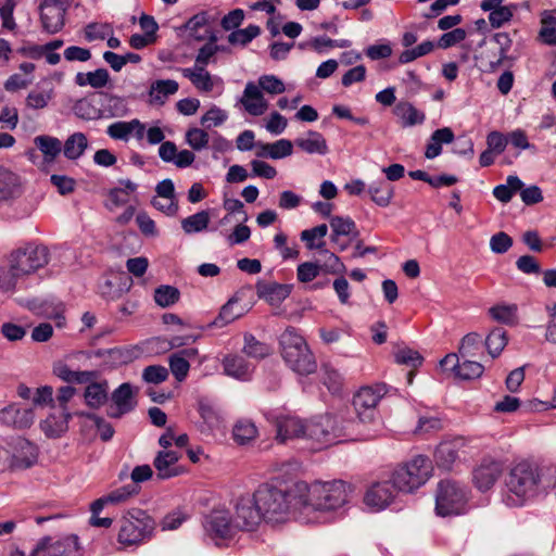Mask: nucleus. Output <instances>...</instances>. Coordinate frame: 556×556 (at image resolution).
Masks as SVG:
<instances>
[{
    "mask_svg": "<svg viewBox=\"0 0 556 556\" xmlns=\"http://www.w3.org/2000/svg\"><path fill=\"white\" fill-rule=\"evenodd\" d=\"M490 317L496 323L507 326L518 324V306L517 304L498 303L489 308Z\"/></svg>",
    "mask_w": 556,
    "mask_h": 556,
    "instance_id": "36",
    "label": "nucleus"
},
{
    "mask_svg": "<svg viewBox=\"0 0 556 556\" xmlns=\"http://www.w3.org/2000/svg\"><path fill=\"white\" fill-rule=\"evenodd\" d=\"M293 289L292 285L278 282L258 281L256 283V293L260 299H264L271 305H278L286 300Z\"/></svg>",
    "mask_w": 556,
    "mask_h": 556,
    "instance_id": "23",
    "label": "nucleus"
},
{
    "mask_svg": "<svg viewBox=\"0 0 556 556\" xmlns=\"http://www.w3.org/2000/svg\"><path fill=\"white\" fill-rule=\"evenodd\" d=\"M328 233V226L326 224L318 225L311 229H305L301 232L300 238L308 250H323L325 248L324 238Z\"/></svg>",
    "mask_w": 556,
    "mask_h": 556,
    "instance_id": "42",
    "label": "nucleus"
},
{
    "mask_svg": "<svg viewBox=\"0 0 556 556\" xmlns=\"http://www.w3.org/2000/svg\"><path fill=\"white\" fill-rule=\"evenodd\" d=\"M75 115L85 121H96L103 117V112L92 100L87 98L79 99L73 106Z\"/></svg>",
    "mask_w": 556,
    "mask_h": 556,
    "instance_id": "46",
    "label": "nucleus"
},
{
    "mask_svg": "<svg viewBox=\"0 0 556 556\" xmlns=\"http://www.w3.org/2000/svg\"><path fill=\"white\" fill-rule=\"evenodd\" d=\"M257 434L256 426L250 420H239L236 422L232 429L233 440L238 444H247L248 442L254 440Z\"/></svg>",
    "mask_w": 556,
    "mask_h": 556,
    "instance_id": "47",
    "label": "nucleus"
},
{
    "mask_svg": "<svg viewBox=\"0 0 556 556\" xmlns=\"http://www.w3.org/2000/svg\"><path fill=\"white\" fill-rule=\"evenodd\" d=\"M88 143V138L84 132H74L65 140L63 153L68 160H77L85 153Z\"/></svg>",
    "mask_w": 556,
    "mask_h": 556,
    "instance_id": "39",
    "label": "nucleus"
},
{
    "mask_svg": "<svg viewBox=\"0 0 556 556\" xmlns=\"http://www.w3.org/2000/svg\"><path fill=\"white\" fill-rule=\"evenodd\" d=\"M397 364L406 365L416 368L422 364V356L419 352L412 349H400L394 354Z\"/></svg>",
    "mask_w": 556,
    "mask_h": 556,
    "instance_id": "63",
    "label": "nucleus"
},
{
    "mask_svg": "<svg viewBox=\"0 0 556 556\" xmlns=\"http://www.w3.org/2000/svg\"><path fill=\"white\" fill-rule=\"evenodd\" d=\"M330 227L332 229L331 241L337 242L339 236H349L354 233V237L358 236V231H354L356 226L351 218H343L340 216H333L330 218Z\"/></svg>",
    "mask_w": 556,
    "mask_h": 556,
    "instance_id": "49",
    "label": "nucleus"
},
{
    "mask_svg": "<svg viewBox=\"0 0 556 556\" xmlns=\"http://www.w3.org/2000/svg\"><path fill=\"white\" fill-rule=\"evenodd\" d=\"M517 9L516 4L504 5L497 10H493L489 14V22L493 28H500L505 23L509 22L514 16V12Z\"/></svg>",
    "mask_w": 556,
    "mask_h": 556,
    "instance_id": "61",
    "label": "nucleus"
},
{
    "mask_svg": "<svg viewBox=\"0 0 556 556\" xmlns=\"http://www.w3.org/2000/svg\"><path fill=\"white\" fill-rule=\"evenodd\" d=\"M66 0H42L39 5L40 22L45 31L55 34L65 23Z\"/></svg>",
    "mask_w": 556,
    "mask_h": 556,
    "instance_id": "14",
    "label": "nucleus"
},
{
    "mask_svg": "<svg viewBox=\"0 0 556 556\" xmlns=\"http://www.w3.org/2000/svg\"><path fill=\"white\" fill-rule=\"evenodd\" d=\"M112 404L106 410L111 418H121L137 406L132 387L128 382L122 383L111 395Z\"/></svg>",
    "mask_w": 556,
    "mask_h": 556,
    "instance_id": "16",
    "label": "nucleus"
},
{
    "mask_svg": "<svg viewBox=\"0 0 556 556\" xmlns=\"http://www.w3.org/2000/svg\"><path fill=\"white\" fill-rule=\"evenodd\" d=\"M507 332L500 327L494 328L486 336L484 345L492 358L497 357L507 345Z\"/></svg>",
    "mask_w": 556,
    "mask_h": 556,
    "instance_id": "44",
    "label": "nucleus"
},
{
    "mask_svg": "<svg viewBox=\"0 0 556 556\" xmlns=\"http://www.w3.org/2000/svg\"><path fill=\"white\" fill-rule=\"evenodd\" d=\"M503 473L501 462L485 457L472 471V481L482 492L490 490Z\"/></svg>",
    "mask_w": 556,
    "mask_h": 556,
    "instance_id": "15",
    "label": "nucleus"
},
{
    "mask_svg": "<svg viewBox=\"0 0 556 556\" xmlns=\"http://www.w3.org/2000/svg\"><path fill=\"white\" fill-rule=\"evenodd\" d=\"M181 74L184 77L188 78L198 90L203 92L213 90L214 83L212 76L203 66L182 68Z\"/></svg>",
    "mask_w": 556,
    "mask_h": 556,
    "instance_id": "35",
    "label": "nucleus"
},
{
    "mask_svg": "<svg viewBox=\"0 0 556 556\" xmlns=\"http://www.w3.org/2000/svg\"><path fill=\"white\" fill-rule=\"evenodd\" d=\"M243 353L252 358L261 359L270 354V349L267 344L258 341L252 334L244 336Z\"/></svg>",
    "mask_w": 556,
    "mask_h": 556,
    "instance_id": "50",
    "label": "nucleus"
},
{
    "mask_svg": "<svg viewBox=\"0 0 556 556\" xmlns=\"http://www.w3.org/2000/svg\"><path fill=\"white\" fill-rule=\"evenodd\" d=\"M280 353L286 364L296 374L315 372L317 363L305 340L294 328H287L280 336Z\"/></svg>",
    "mask_w": 556,
    "mask_h": 556,
    "instance_id": "4",
    "label": "nucleus"
},
{
    "mask_svg": "<svg viewBox=\"0 0 556 556\" xmlns=\"http://www.w3.org/2000/svg\"><path fill=\"white\" fill-rule=\"evenodd\" d=\"M215 20V16L203 11L189 18L185 28L189 36L198 41L210 39L212 36H216L213 31Z\"/></svg>",
    "mask_w": 556,
    "mask_h": 556,
    "instance_id": "21",
    "label": "nucleus"
},
{
    "mask_svg": "<svg viewBox=\"0 0 556 556\" xmlns=\"http://www.w3.org/2000/svg\"><path fill=\"white\" fill-rule=\"evenodd\" d=\"M113 34V28L106 23H89L85 27V38L88 41L103 40Z\"/></svg>",
    "mask_w": 556,
    "mask_h": 556,
    "instance_id": "60",
    "label": "nucleus"
},
{
    "mask_svg": "<svg viewBox=\"0 0 556 556\" xmlns=\"http://www.w3.org/2000/svg\"><path fill=\"white\" fill-rule=\"evenodd\" d=\"M34 143L43 154L45 163H52L62 151V142L48 135L37 136Z\"/></svg>",
    "mask_w": 556,
    "mask_h": 556,
    "instance_id": "38",
    "label": "nucleus"
},
{
    "mask_svg": "<svg viewBox=\"0 0 556 556\" xmlns=\"http://www.w3.org/2000/svg\"><path fill=\"white\" fill-rule=\"evenodd\" d=\"M203 528L206 535L212 540H225L233 536L237 532L229 511L224 509H215L205 516Z\"/></svg>",
    "mask_w": 556,
    "mask_h": 556,
    "instance_id": "13",
    "label": "nucleus"
},
{
    "mask_svg": "<svg viewBox=\"0 0 556 556\" xmlns=\"http://www.w3.org/2000/svg\"><path fill=\"white\" fill-rule=\"evenodd\" d=\"M319 251L324 254V261L321 264H319L321 271L338 275L343 274L346 270L344 264L334 253L329 252L325 248Z\"/></svg>",
    "mask_w": 556,
    "mask_h": 556,
    "instance_id": "55",
    "label": "nucleus"
},
{
    "mask_svg": "<svg viewBox=\"0 0 556 556\" xmlns=\"http://www.w3.org/2000/svg\"><path fill=\"white\" fill-rule=\"evenodd\" d=\"M186 142L195 151L205 149L210 141L208 134L201 128L192 127L186 132Z\"/></svg>",
    "mask_w": 556,
    "mask_h": 556,
    "instance_id": "58",
    "label": "nucleus"
},
{
    "mask_svg": "<svg viewBox=\"0 0 556 556\" xmlns=\"http://www.w3.org/2000/svg\"><path fill=\"white\" fill-rule=\"evenodd\" d=\"M169 368L176 380L181 382L188 376L190 364L184 356L175 353L169 357Z\"/></svg>",
    "mask_w": 556,
    "mask_h": 556,
    "instance_id": "62",
    "label": "nucleus"
},
{
    "mask_svg": "<svg viewBox=\"0 0 556 556\" xmlns=\"http://www.w3.org/2000/svg\"><path fill=\"white\" fill-rule=\"evenodd\" d=\"M180 457L181 455L176 451H160L153 460L157 478L165 480L180 476L184 472V469L177 466Z\"/></svg>",
    "mask_w": 556,
    "mask_h": 556,
    "instance_id": "19",
    "label": "nucleus"
},
{
    "mask_svg": "<svg viewBox=\"0 0 556 556\" xmlns=\"http://www.w3.org/2000/svg\"><path fill=\"white\" fill-rule=\"evenodd\" d=\"M276 428L277 440L280 443L295 438H304L305 425L298 417L281 416L277 418Z\"/></svg>",
    "mask_w": 556,
    "mask_h": 556,
    "instance_id": "24",
    "label": "nucleus"
},
{
    "mask_svg": "<svg viewBox=\"0 0 556 556\" xmlns=\"http://www.w3.org/2000/svg\"><path fill=\"white\" fill-rule=\"evenodd\" d=\"M238 301L230 299L222 306L217 317L207 325L208 329L223 328L243 315L242 309H237Z\"/></svg>",
    "mask_w": 556,
    "mask_h": 556,
    "instance_id": "40",
    "label": "nucleus"
},
{
    "mask_svg": "<svg viewBox=\"0 0 556 556\" xmlns=\"http://www.w3.org/2000/svg\"><path fill=\"white\" fill-rule=\"evenodd\" d=\"M343 435L344 432L331 415L316 417L305 425L304 438L315 442L317 444L316 448L330 445Z\"/></svg>",
    "mask_w": 556,
    "mask_h": 556,
    "instance_id": "9",
    "label": "nucleus"
},
{
    "mask_svg": "<svg viewBox=\"0 0 556 556\" xmlns=\"http://www.w3.org/2000/svg\"><path fill=\"white\" fill-rule=\"evenodd\" d=\"M198 412L204 424L210 429L218 428L222 424V414L218 407L206 399H201L198 403Z\"/></svg>",
    "mask_w": 556,
    "mask_h": 556,
    "instance_id": "41",
    "label": "nucleus"
},
{
    "mask_svg": "<svg viewBox=\"0 0 556 556\" xmlns=\"http://www.w3.org/2000/svg\"><path fill=\"white\" fill-rule=\"evenodd\" d=\"M211 220L208 211H200L181 220V228L186 235H193L207 229Z\"/></svg>",
    "mask_w": 556,
    "mask_h": 556,
    "instance_id": "43",
    "label": "nucleus"
},
{
    "mask_svg": "<svg viewBox=\"0 0 556 556\" xmlns=\"http://www.w3.org/2000/svg\"><path fill=\"white\" fill-rule=\"evenodd\" d=\"M217 37L212 36L208 41L199 49L198 55L195 58L194 66H205L214 61V55L219 51V46L216 45Z\"/></svg>",
    "mask_w": 556,
    "mask_h": 556,
    "instance_id": "56",
    "label": "nucleus"
},
{
    "mask_svg": "<svg viewBox=\"0 0 556 556\" xmlns=\"http://www.w3.org/2000/svg\"><path fill=\"white\" fill-rule=\"evenodd\" d=\"M256 506L264 521L279 523L288 519L292 508L301 510L300 493L296 489L286 491L270 484H262L254 492Z\"/></svg>",
    "mask_w": 556,
    "mask_h": 556,
    "instance_id": "3",
    "label": "nucleus"
},
{
    "mask_svg": "<svg viewBox=\"0 0 556 556\" xmlns=\"http://www.w3.org/2000/svg\"><path fill=\"white\" fill-rule=\"evenodd\" d=\"M179 85L173 79H159L151 84L149 90L150 103L163 105L169 96L178 91Z\"/></svg>",
    "mask_w": 556,
    "mask_h": 556,
    "instance_id": "30",
    "label": "nucleus"
},
{
    "mask_svg": "<svg viewBox=\"0 0 556 556\" xmlns=\"http://www.w3.org/2000/svg\"><path fill=\"white\" fill-rule=\"evenodd\" d=\"M53 372L65 382L78 384L91 382L98 376L97 371L73 370L63 363L56 364L53 368Z\"/></svg>",
    "mask_w": 556,
    "mask_h": 556,
    "instance_id": "32",
    "label": "nucleus"
},
{
    "mask_svg": "<svg viewBox=\"0 0 556 556\" xmlns=\"http://www.w3.org/2000/svg\"><path fill=\"white\" fill-rule=\"evenodd\" d=\"M457 458L458 453L451 443H442L435 451V459L444 468H450Z\"/></svg>",
    "mask_w": 556,
    "mask_h": 556,
    "instance_id": "59",
    "label": "nucleus"
},
{
    "mask_svg": "<svg viewBox=\"0 0 556 556\" xmlns=\"http://www.w3.org/2000/svg\"><path fill=\"white\" fill-rule=\"evenodd\" d=\"M481 346V336L478 334L477 332H470L462 339L458 353L462 358L475 357L480 353Z\"/></svg>",
    "mask_w": 556,
    "mask_h": 556,
    "instance_id": "48",
    "label": "nucleus"
},
{
    "mask_svg": "<svg viewBox=\"0 0 556 556\" xmlns=\"http://www.w3.org/2000/svg\"><path fill=\"white\" fill-rule=\"evenodd\" d=\"M467 493L464 486L452 480H443L438 484L435 511L446 517L460 515L465 511Z\"/></svg>",
    "mask_w": 556,
    "mask_h": 556,
    "instance_id": "7",
    "label": "nucleus"
},
{
    "mask_svg": "<svg viewBox=\"0 0 556 556\" xmlns=\"http://www.w3.org/2000/svg\"><path fill=\"white\" fill-rule=\"evenodd\" d=\"M155 527L147 511L131 508L119 520L117 542L125 547L138 546L152 538Z\"/></svg>",
    "mask_w": 556,
    "mask_h": 556,
    "instance_id": "5",
    "label": "nucleus"
},
{
    "mask_svg": "<svg viewBox=\"0 0 556 556\" xmlns=\"http://www.w3.org/2000/svg\"><path fill=\"white\" fill-rule=\"evenodd\" d=\"M261 33V28L256 25H249L243 29H236L228 36V41L231 45L245 46L251 42Z\"/></svg>",
    "mask_w": 556,
    "mask_h": 556,
    "instance_id": "54",
    "label": "nucleus"
},
{
    "mask_svg": "<svg viewBox=\"0 0 556 556\" xmlns=\"http://www.w3.org/2000/svg\"><path fill=\"white\" fill-rule=\"evenodd\" d=\"M35 419L31 408H21L10 405L0 412V421L18 429L29 428Z\"/></svg>",
    "mask_w": 556,
    "mask_h": 556,
    "instance_id": "22",
    "label": "nucleus"
},
{
    "mask_svg": "<svg viewBox=\"0 0 556 556\" xmlns=\"http://www.w3.org/2000/svg\"><path fill=\"white\" fill-rule=\"evenodd\" d=\"M146 134V125L138 118L131 121H118L110 124L106 128V135L113 140L127 142L131 135L137 140H141Z\"/></svg>",
    "mask_w": 556,
    "mask_h": 556,
    "instance_id": "17",
    "label": "nucleus"
},
{
    "mask_svg": "<svg viewBox=\"0 0 556 556\" xmlns=\"http://www.w3.org/2000/svg\"><path fill=\"white\" fill-rule=\"evenodd\" d=\"M240 102L252 116L263 115L268 109V102L262 90L253 81H249L245 85Z\"/></svg>",
    "mask_w": 556,
    "mask_h": 556,
    "instance_id": "20",
    "label": "nucleus"
},
{
    "mask_svg": "<svg viewBox=\"0 0 556 556\" xmlns=\"http://www.w3.org/2000/svg\"><path fill=\"white\" fill-rule=\"evenodd\" d=\"M22 194V181L17 174L0 166V201H9Z\"/></svg>",
    "mask_w": 556,
    "mask_h": 556,
    "instance_id": "25",
    "label": "nucleus"
},
{
    "mask_svg": "<svg viewBox=\"0 0 556 556\" xmlns=\"http://www.w3.org/2000/svg\"><path fill=\"white\" fill-rule=\"evenodd\" d=\"M387 392V386L383 383L363 387L357 391L353 399V405L361 421L371 422L375 420L377 405Z\"/></svg>",
    "mask_w": 556,
    "mask_h": 556,
    "instance_id": "10",
    "label": "nucleus"
},
{
    "mask_svg": "<svg viewBox=\"0 0 556 556\" xmlns=\"http://www.w3.org/2000/svg\"><path fill=\"white\" fill-rule=\"evenodd\" d=\"M235 521L237 531H253L264 520L261 509L256 506V497L253 494L240 496L235 505Z\"/></svg>",
    "mask_w": 556,
    "mask_h": 556,
    "instance_id": "12",
    "label": "nucleus"
},
{
    "mask_svg": "<svg viewBox=\"0 0 556 556\" xmlns=\"http://www.w3.org/2000/svg\"><path fill=\"white\" fill-rule=\"evenodd\" d=\"M494 41L498 45L497 58L495 60H490L486 66V68L492 72L497 70L502 65L503 61L507 56V51L510 46V39L508 35L505 33L495 34Z\"/></svg>",
    "mask_w": 556,
    "mask_h": 556,
    "instance_id": "53",
    "label": "nucleus"
},
{
    "mask_svg": "<svg viewBox=\"0 0 556 556\" xmlns=\"http://www.w3.org/2000/svg\"><path fill=\"white\" fill-rule=\"evenodd\" d=\"M368 192L371 200L382 207L388 206L393 198V187L383 180L372 182L368 188Z\"/></svg>",
    "mask_w": 556,
    "mask_h": 556,
    "instance_id": "45",
    "label": "nucleus"
},
{
    "mask_svg": "<svg viewBox=\"0 0 556 556\" xmlns=\"http://www.w3.org/2000/svg\"><path fill=\"white\" fill-rule=\"evenodd\" d=\"M454 138V132L450 127L434 130L426 147L425 156L429 160L439 156L442 152V144L453 142Z\"/></svg>",
    "mask_w": 556,
    "mask_h": 556,
    "instance_id": "33",
    "label": "nucleus"
},
{
    "mask_svg": "<svg viewBox=\"0 0 556 556\" xmlns=\"http://www.w3.org/2000/svg\"><path fill=\"white\" fill-rule=\"evenodd\" d=\"M295 144L302 151L308 154H320L324 155L328 152V146L324 136L314 130H309L306 137L295 139Z\"/></svg>",
    "mask_w": 556,
    "mask_h": 556,
    "instance_id": "34",
    "label": "nucleus"
},
{
    "mask_svg": "<svg viewBox=\"0 0 556 556\" xmlns=\"http://www.w3.org/2000/svg\"><path fill=\"white\" fill-rule=\"evenodd\" d=\"M541 478V469L534 463L521 460L513 465L505 478L506 505L519 507L533 498L538 494Z\"/></svg>",
    "mask_w": 556,
    "mask_h": 556,
    "instance_id": "2",
    "label": "nucleus"
},
{
    "mask_svg": "<svg viewBox=\"0 0 556 556\" xmlns=\"http://www.w3.org/2000/svg\"><path fill=\"white\" fill-rule=\"evenodd\" d=\"M131 286V279L126 276L115 277L114 279L105 278L99 285V292L102 298L114 301L123 296Z\"/></svg>",
    "mask_w": 556,
    "mask_h": 556,
    "instance_id": "26",
    "label": "nucleus"
},
{
    "mask_svg": "<svg viewBox=\"0 0 556 556\" xmlns=\"http://www.w3.org/2000/svg\"><path fill=\"white\" fill-rule=\"evenodd\" d=\"M50 539L46 548L48 556H81L78 536L67 535L55 542Z\"/></svg>",
    "mask_w": 556,
    "mask_h": 556,
    "instance_id": "27",
    "label": "nucleus"
},
{
    "mask_svg": "<svg viewBox=\"0 0 556 556\" xmlns=\"http://www.w3.org/2000/svg\"><path fill=\"white\" fill-rule=\"evenodd\" d=\"M262 92H266L268 94L275 96L283 93L286 90L285 83L275 75H262L257 85Z\"/></svg>",
    "mask_w": 556,
    "mask_h": 556,
    "instance_id": "57",
    "label": "nucleus"
},
{
    "mask_svg": "<svg viewBox=\"0 0 556 556\" xmlns=\"http://www.w3.org/2000/svg\"><path fill=\"white\" fill-rule=\"evenodd\" d=\"M483 371L484 367L481 363L466 357L463 358L455 376L463 380H471L481 377Z\"/></svg>",
    "mask_w": 556,
    "mask_h": 556,
    "instance_id": "52",
    "label": "nucleus"
},
{
    "mask_svg": "<svg viewBox=\"0 0 556 556\" xmlns=\"http://www.w3.org/2000/svg\"><path fill=\"white\" fill-rule=\"evenodd\" d=\"M394 115L401 121L402 127H413L425 122L426 115L407 101H400L393 109Z\"/></svg>",
    "mask_w": 556,
    "mask_h": 556,
    "instance_id": "28",
    "label": "nucleus"
},
{
    "mask_svg": "<svg viewBox=\"0 0 556 556\" xmlns=\"http://www.w3.org/2000/svg\"><path fill=\"white\" fill-rule=\"evenodd\" d=\"M179 296V290L168 285L160 286L154 291V301L161 307L174 305L178 302Z\"/></svg>",
    "mask_w": 556,
    "mask_h": 556,
    "instance_id": "51",
    "label": "nucleus"
},
{
    "mask_svg": "<svg viewBox=\"0 0 556 556\" xmlns=\"http://www.w3.org/2000/svg\"><path fill=\"white\" fill-rule=\"evenodd\" d=\"M295 489L300 493L301 514L305 516L342 507L350 493V485L341 480L316 482L309 486L301 482L295 484Z\"/></svg>",
    "mask_w": 556,
    "mask_h": 556,
    "instance_id": "1",
    "label": "nucleus"
},
{
    "mask_svg": "<svg viewBox=\"0 0 556 556\" xmlns=\"http://www.w3.org/2000/svg\"><path fill=\"white\" fill-rule=\"evenodd\" d=\"M395 489L393 482L375 483L365 493L364 503L374 510L384 509L392 502Z\"/></svg>",
    "mask_w": 556,
    "mask_h": 556,
    "instance_id": "18",
    "label": "nucleus"
},
{
    "mask_svg": "<svg viewBox=\"0 0 556 556\" xmlns=\"http://www.w3.org/2000/svg\"><path fill=\"white\" fill-rule=\"evenodd\" d=\"M48 249L43 245L27 243L10 254L9 263L12 268L24 276L30 275L48 264Z\"/></svg>",
    "mask_w": 556,
    "mask_h": 556,
    "instance_id": "8",
    "label": "nucleus"
},
{
    "mask_svg": "<svg viewBox=\"0 0 556 556\" xmlns=\"http://www.w3.org/2000/svg\"><path fill=\"white\" fill-rule=\"evenodd\" d=\"M139 492V486L130 483L113 490L109 494H106V500H109L110 504L117 505L126 502L129 497L137 494Z\"/></svg>",
    "mask_w": 556,
    "mask_h": 556,
    "instance_id": "64",
    "label": "nucleus"
},
{
    "mask_svg": "<svg viewBox=\"0 0 556 556\" xmlns=\"http://www.w3.org/2000/svg\"><path fill=\"white\" fill-rule=\"evenodd\" d=\"M7 448L10 455V468L26 469L37 463V446L23 437L10 439L7 442Z\"/></svg>",
    "mask_w": 556,
    "mask_h": 556,
    "instance_id": "11",
    "label": "nucleus"
},
{
    "mask_svg": "<svg viewBox=\"0 0 556 556\" xmlns=\"http://www.w3.org/2000/svg\"><path fill=\"white\" fill-rule=\"evenodd\" d=\"M72 415L62 410L59 415H50L41 424V430L49 438H60L68 429V421Z\"/></svg>",
    "mask_w": 556,
    "mask_h": 556,
    "instance_id": "31",
    "label": "nucleus"
},
{
    "mask_svg": "<svg viewBox=\"0 0 556 556\" xmlns=\"http://www.w3.org/2000/svg\"><path fill=\"white\" fill-rule=\"evenodd\" d=\"M88 383L84 393L86 404L91 408H99L108 401L109 384L106 381L94 382L93 380Z\"/></svg>",
    "mask_w": 556,
    "mask_h": 556,
    "instance_id": "37",
    "label": "nucleus"
},
{
    "mask_svg": "<svg viewBox=\"0 0 556 556\" xmlns=\"http://www.w3.org/2000/svg\"><path fill=\"white\" fill-rule=\"evenodd\" d=\"M224 372L227 376L233 377L240 380L249 379L253 368L251 363L247 362L244 357L240 355H227L223 359Z\"/></svg>",
    "mask_w": 556,
    "mask_h": 556,
    "instance_id": "29",
    "label": "nucleus"
},
{
    "mask_svg": "<svg viewBox=\"0 0 556 556\" xmlns=\"http://www.w3.org/2000/svg\"><path fill=\"white\" fill-rule=\"evenodd\" d=\"M431 470V460L426 456L417 455L394 470L393 486L401 492H413L427 482Z\"/></svg>",
    "mask_w": 556,
    "mask_h": 556,
    "instance_id": "6",
    "label": "nucleus"
}]
</instances>
